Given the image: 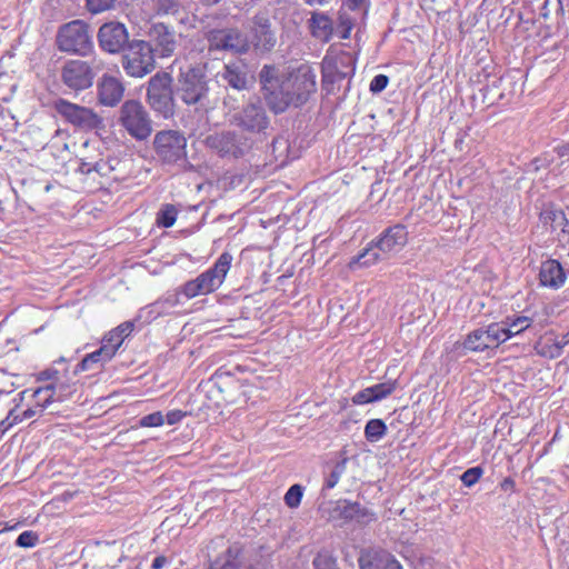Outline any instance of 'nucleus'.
<instances>
[{
	"instance_id": "72a5a7b5",
	"label": "nucleus",
	"mask_w": 569,
	"mask_h": 569,
	"mask_svg": "<svg viewBox=\"0 0 569 569\" xmlns=\"http://www.w3.org/2000/svg\"><path fill=\"white\" fill-rule=\"evenodd\" d=\"M540 219L551 231H557L560 222L565 220V213L558 209H545L540 213Z\"/></svg>"
},
{
	"instance_id": "20e7f679",
	"label": "nucleus",
	"mask_w": 569,
	"mask_h": 569,
	"mask_svg": "<svg viewBox=\"0 0 569 569\" xmlns=\"http://www.w3.org/2000/svg\"><path fill=\"white\" fill-rule=\"evenodd\" d=\"M56 44L61 52L88 56L93 48L89 26L82 20H72L60 26L56 36Z\"/></svg>"
},
{
	"instance_id": "f8f14e48",
	"label": "nucleus",
	"mask_w": 569,
	"mask_h": 569,
	"mask_svg": "<svg viewBox=\"0 0 569 569\" xmlns=\"http://www.w3.org/2000/svg\"><path fill=\"white\" fill-rule=\"evenodd\" d=\"M53 108L64 121L81 130H97L103 127V119L92 109L58 99Z\"/></svg>"
},
{
	"instance_id": "7ed1b4c3",
	"label": "nucleus",
	"mask_w": 569,
	"mask_h": 569,
	"mask_svg": "<svg viewBox=\"0 0 569 569\" xmlns=\"http://www.w3.org/2000/svg\"><path fill=\"white\" fill-rule=\"evenodd\" d=\"M254 139L243 132L221 130L208 134L203 144L220 158L239 159L252 149Z\"/></svg>"
},
{
	"instance_id": "79ce46f5",
	"label": "nucleus",
	"mask_w": 569,
	"mask_h": 569,
	"mask_svg": "<svg viewBox=\"0 0 569 569\" xmlns=\"http://www.w3.org/2000/svg\"><path fill=\"white\" fill-rule=\"evenodd\" d=\"M114 167L111 164L110 159L99 158L98 162H94V166L91 168V173H97L100 177H108Z\"/></svg>"
},
{
	"instance_id": "49530a36",
	"label": "nucleus",
	"mask_w": 569,
	"mask_h": 569,
	"mask_svg": "<svg viewBox=\"0 0 569 569\" xmlns=\"http://www.w3.org/2000/svg\"><path fill=\"white\" fill-rule=\"evenodd\" d=\"M123 342V338H121L117 332L110 331L103 339L102 346L112 350V357L116 355L117 350Z\"/></svg>"
},
{
	"instance_id": "c85d7f7f",
	"label": "nucleus",
	"mask_w": 569,
	"mask_h": 569,
	"mask_svg": "<svg viewBox=\"0 0 569 569\" xmlns=\"http://www.w3.org/2000/svg\"><path fill=\"white\" fill-rule=\"evenodd\" d=\"M112 358V350L101 346L98 350L87 355L77 366L74 372L92 369L93 365L103 363Z\"/></svg>"
},
{
	"instance_id": "ea45409f",
	"label": "nucleus",
	"mask_w": 569,
	"mask_h": 569,
	"mask_svg": "<svg viewBox=\"0 0 569 569\" xmlns=\"http://www.w3.org/2000/svg\"><path fill=\"white\" fill-rule=\"evenodd\" d=\"M370 389L372 391V396H376L375 400L378 401L391 395V392L395 390V383L381 382L370 387Z\"/></svg>"
},
{
	"instance_id": "a878e982",
	"label": "nucleus",
	"mask_w": 569,
	"mask_h": 569,
	"mask_svg": "<svg viewBox=\"0 0 569 569\" xmlns=\"http://www.w3.org/2000/svg\"><path fill=\"white\" fill-rule=\"evenodd\" d=\"M208 569H243L241 548L237 545L230 546Z\"/></svg>"
},
{
	"instance_id": "7c9ffc66",
	"label": "nucleus",
	"mask_w": 569,
	"mask_h": 569,
	"mask_svg": "<svg viewBox=\"0 0 569 569\" xmlns=\"http://www.w3.org/2000/svg\"><path fill=\"white\" fill-rule=\"evenodd\" d=\"M157 13L159 16H172L181 23L184 22L187 16L178 0H157Z\"/></svg>"
},
{
	"instance_id": "9b49d317",
	"label": "nucleus",
	"mask_w": 569,
	"mask_h": 569,
	"mask_svg": "<svg viewBox=\"0 0 569 569\" xmlns=\"http://www.w3.org/2000/svg\"><path fill=\"white\" fill-rule=\"evenodd\" d=\"M209 51H228L237 54L250 50L248 34L238 28L211 29L204 33Z\"/></svg>"
},
{
	"instance_id": "3c124183",
	"label": "nucleus",
	"mask_w": 569,
	"mask_h": 569,
	"mask_svg": "<svg viewBox=\"0 0 569 569\" xmlns=\"http://www.w3.org/2000/svg\"><path fill=\"white\" fill-rule=\"evenodd\" d=\"M186 416H187L186 411L174 409V410L169 411L164 416V421H167L168 425L172 426V425L180 422Z\"/></svg>"
},
{
	"instance_id": "f704fd0d",
	"label": "nucleus",
	"mask_w": 569,
	"mask_h": 569,
	"mask_svg": "<svg viewBox=\"0 0 569 569\" xmlns=\"http://www.w3.org/2000/svg\"><path fill=\"white\" fill-rule=\"evenodd\" d=\"M178 210L173 204H164L158 212L157 222L159 226L170 228L177 220Z\"/></svg>"
},
{
	"instance_id": "4d7b16f0",
	"label": "nucleus",
	"mask_w": 569,
	"mask_h": 569,
	"mask_svg": "<svg viewBox=\"0 0 569 569\" xmlns=\"http://www.w3.org/2000/svg\"><path fill=\"white\" fill-rule=\"evenodd\" d=\"M500 487L502 490H511L515 487V481L511 478H505L502 482L500 483Z\"/></svg>"
},
{
	"instance_id": "69168bd1",
	"label": "nucleus",
	"mask_w": 569,
	"mask_h": 569,
	"mask_svg": "<svg viewBox=\"0 0 569 569\" xmlns=\"http://www.w3.org/2000/svg\"><path fill=\"white\" fill-rule=\"evenodd\" d=\"M42 375H46V378H48V379L51 378V376L47 372H43Z\"/></svg>"
},
{
	"instance_id": "c9c22d12",
	"label": "nucleus",
	"mask_w": 569,
	"mask_h": 569,
	"mask_svg": "<svg viewBox=\"0 0 569 569\" xmlns=\"http://www.w3.org/2000/svg\"><path fill=\"white\" fill-rule=\"evenodd\" d=\"M312 563L316 569H339L337 559L327 550L318 552Z\"/></svg>"
},
{
	"instance_id": "aec40b11",
	"label": "nucleus",
	"mask_w": 569,
	"mask_h": 569,
	"mask_svg": "<svg viewBox=\"0 0 569 569\" xmlns=\"http://www.w3.org/2000/svg\"><path fill=\"white\" fill-rule=\"evenodd\" d=\"M408 232L403 224H395L383 231L376 244L386 259L399 252L407 243Z\"/></svg>"
},
{
	"instance_id": "4c0bfd02",
	"label": "nucleus",
	"mask_w": 569,
	"mask_h": 569,
	"mask_svg": "<svg viewBox=\"0 0 569 569\" xmlns=\"http://www.w3.org/2000/svg\"><path fill=\"white\" fill-rule=\"evenodd\" d=\"M302 498V487L300 485H293L289 488L284 495V502L290 508H297Z\"/></svg>"
},
{
	"instance_id": "a19ab883",
	"label": "nucleus",
	"mask_w": 569,
	"mask_h": 569,
	"mask_svg": "<svg viewBox=\"0 0 569 569\" xmlns=\"http://www.w3.org/2000/svg\"><path fill=\"white\" fill-rule=\"evenodd\" d=\"M164 423V416L160 411H156L152 413H149L147 416H143L139 425L141 427L151 428V427H160Z\"/></svg>"
},
{
	"instance_id": "8fccbe9b",
	"label": "nucleus",
	"mask_w": 569,
	"mask_h": 569,
	"mask_svg": "<svg viewBox=\"0 0 569 569\" xmlns=\"http://www.w3.org/2000/svg\"><path fill=\"white\" fill-rule=\"evenodd\" d=\"M21 422V418L19 415L14 413V410H11L6 419L0 422V433H6L13 425Z\"/></svg>"
},
{
	"instance_id": "680f3d73",
	"label": "nucleus",
	"mask_w": 569,
	"mask_h": 569,
	"mask_svg": "<svg viewBox=\"0 0 569 569\" xmlns=\"http://www.w3.org/2000/svg\"><path fill=\"white\" fill-rule=\"evenodd\" d=\"M305 1L310 6H316V4L322 6V4L328 3L330 0H305Z\"/></svg>"
},
{
	"instance_id": "1a4fd4ad",
	"label": "nucleus",
	"mask_w": 569,
	"mask_h": 569,
	"mask_svg": "<svg viewBox=\"0 0 569 569\" xmlns=\"http://www.w3.org/2000/svg\"><path fill=\"white\" fill-rule=\"evenodd\" d=\"M120 124L137 140L147 139L152 132V121L140 101L127 100L120 108Z\"/></svg>"
},
{
	"instance_id": "5701e85b",
	"label": "nucleus",
	"mask_w": 569,
	"mask_h": 569,
	"mask_svg": "<svg viewBox=\"0 0 569 569\" xmlns=\"http://www.w3.org/2000/svg\"><path fill=\"white\" fill-rule=\"evenodd\" d=\"M124 88L114 77L103 76L98 84V99L103 106H116L123 96Z\"/></svg>"
},
{
	"instance_id": "412c9836",
	"label": "nucleus",
	"mask_w": 569,
	"mask_h": 569,
	"mask_svg": "<svg viewBox=\"0 0 569 569\" xmlns=\"http://www.w3.org/2000/svg\"><path fill=\"white\" fill-rule=\"evenodd\" d=\"M360 569H402L400 562L383 549H365L358 558Z\"/></svg>"
},
{
	"instance_id": "9d476101",
	"label": "nucleus",
	"mask_w": 569,
	"mask_h": 569,
	"mask_svg": "<svg viewBox=\"0 0 569 569\" xmlns=\"http://www.w3.org/2000/svg\"><path fill=\"white\" fill-rule=\"evenodd\" d=\"M147 98L151 108L168 118L173 114L174 100L172 77L168 72H157L148 82Z\"/></svg>"
},
{
	"instance_id": "09e8293b",
	"label": "nucleus",
	"mask_w": 569,
	"mask_h": 569,
	"mask_svg": "<svg viewBox=\"0 0 569 569\" xmlns=\"http://www.w3.org/2000/svg\"><path fill=\"white\" fill-rule=\"evenodd\" d=\"M375 397L376 396H372V391H371V389L369 387V388H366V389L357 392L353 396L352 401L356 405H366V403H370V402L376 401Z\"/></svg>"
},
{
	"instance_id": "37998d69",
	"label": "nucleus",
	"mask_w": 569,
	"mask_h": 569,
	"mask_svg": "<svg viewBox=\"0 0 569 569\" xmlns=\"http://www.w3.org/2000/svg\"><path fill=\"white\" fill-rule=\"evenodd\" d=\"M39 537L36 532L28 530L19 535L16 540V545L22 548H31L37 545Z\"/></svg>"
},
{
	"instance_id": "bf43d9fd",
	"label": "nucleus",
	"mask_w": 569,
	"mask_h": 569,
	"mask_svg": "<svg viewBox=\"0 0 569 569\" xmlns=\"http://www.w3.org/2000/svg\"><path fill=\"white\" fill-rule=\"evenodd\" d=\"M557 152H558V154H559V156H561V157H563V156L568 154V153H569V142H568V143H566V144H563V146H559V147L557 148Z\"/></svg>"
},
{
	"instance_id": "052dcab7",
	"label": "nucleus",
	"mask_w": 569,
	"mask_h": 569,
	"mask_svg": "<svg viewBox=\"0 0 569 569\" xmlns=\"http://www.w3.org/2000/svg\"><path fill=\"white\" fill-rule=\"evenodd\" d=\"M36 415V410L34 409H27L23 411L22 416H20L21 418V421L24 420V419H30L32 418L33 416Z\"/></svg>"
},
{
	"instance_id": "b1692460",
	"label": "nucleus",
	"mask_w": 569,
	"mask_h": 569,
	"mask_svg": "<svg viewBox=\"0 0 569 569\" xmlns=\"http://www.w3.org/2000/svg\"><path fill=\"white\" fill-rule=\"evenodd\" d=\"M74 391V385L59 382L36 389L33 391V397L39 398L42 393H47V397L42 402L38 403L42 409H44L53 401H64Z\"/></svg>"
},
{
	"instance_id": "6e6d98bb",
	"label": "nucleus",
	"mask_w": 569,
	"mask_h": 569,
	"mask_svg": "<svg viewBox=\"0 0 569 569\" xmlns=\"http://www.w3.org/2000/svg\"><path fill=\"white\" fill-rule=\"evenodd\" d=\"M168 559L164 556H158L152 562V569H161L166 566Z\"/></svg>"
},
{
	"instance_id": "a211bd4d",
	"label": "nucleus",
	"mask_w": 569,
	"mask_h": 569,
	"mask_svg": "<svg viewBox=\"0 0 569 569\" xmlns=\"http://www.w3.org/2000/svg\"><path fill=\"white\" fill-rule=\"evenodd\" d=\"M330 517L333 520H341L349 522L356 520L359 523L366 525L376 520L375 515L359 502H352L347 499L338 500L330 511Z\"/></svg>"
},
{
	"instance_id": "c756f323",
	"label": "nucleus",
	"mask_w": 569,
	"mask_h": 569,
	"mask_svg": "<svg viewBox=\"0 0 569 569\" xmlns=\"http://www.w3.org/2000/svg\"><path fill=\"white\" fill-rule=\"evenodd\" d=\"M387 260L382 252L379 250L378 246L371 243L368 248H366L361 253H359L356 258L350 262V267L352 268L356 264L361 267H370L379 261Z\"/></svg>"
},
{
	"instance_id": "c03bdc74",
	"label": "nucleus",
	"mask_w": 569,
	"mask_h": 569,
	"mask_svg": "<svg viewBox=\"0 0 569 569\" xmlns=\"http://www.w3.org/2000/svg\"><path fill=\"white\" fill-rule=\"evenodd\" d=\"M345 471V461L338 462L329 476L326 478L325 487L327 489H332L340 480L341 475Z\"/></svg>"
},
{
	"instance_id": "f257e3e1",
	"label": "nucleus",
	"mask_w": 569,
	"mask_h": 569,
	"mask_svg": "<svg viewBox=\"0 0 569 569\" xmlns=\"http://www.w3.org/2000/svg\"><path fill=\"white\" fill-rule=\"evenodd\" d=\"M259 77L263 97L276 113L286 111L290 106H302L316 91V76L309 67L280 76L276 67L264 66Z\"/></svg>"
},
{
	"instance_id": "393cba45",
	"label": "nucleus",
	"mask_w": 569,
	"mask_h": 569,
	"mask_svg": "<svg viewBox=\"0 0 569 569\" xmlns=\"http://www.w3.org/2000/svg\"><path fill=\"white\" fill-rule=\"evenodd\" d=\"M218 76L236 90H246L248 88V71L247 67L242 63L232 62L224 64Z\"/></svg>"
},
{
	"instance_id": "6e6552de",
	"label": "nucleus",
	"mask_w": 569,
	"mask_h": 569,
	"mask_svg": "<svg viewBox=\"0 0 569 569\" xmlns=\"http://www.w3.org/2000/svg\"><path fill=\"white\" fill-rule=\"evenodd\" d=\"M158 159L166 164L182 167L187 162V139L177 130H164L153 140Z\"/></svg>"
},
{
	"instance_id": "f3484780",
	"label": "nucleus",
	"mask_w": 569,
	"mask_h": 569,
	"mask_svg": "<svg viewBox=\"0 0 569 569\" xmlns=\"http://www.w3.org/2000/svg\"><path fill=\"white\" fill-rule=\"evenodd\" d=\"M99 47L108 53L120 52L129 42V33L123 23H103L97 34Z\"/></svg>"
},
{
	"instance_id": "bb28decb",
	"label": "nucleus",
	"mask_w": 569,
	"mask_h": 569,
	"mask_svg": "<svg viewBox=\"0 0 569 569\" xmlns=\"http://www.w3.org/2000/svg\"><path fill=\"white\" fill-rule=\"evenodd\" d=\"M310 29L315 38L327 42L332 36V20L323 12H313L310 18Z\"/></svg>"
},
{
	"instance_id": "e2e57ef3",
	"label": "nucleus",
	"mask_w": 569,
	"mask_h": 569,
	"mask_svg": "<svg viewBox=\"0 0 569 569\" xmlns=\"http://www.w3.org/2000/svg\"><path fill=\"white\" fill-rule=\"evenodd\" d=\"M568 342H569V333H568V335H566V336H563V337L561 338V340H559V341L557 342V347L562 348V347H563V346H566Z\"/></svg>"
},
{
	"instance_id": "0eeeda50",
	"label": "nucleus",
	"mask_w": 569,
	"mask_h": 569,
	"mask_svg": "<svg viewBox=\"0 0 569 569\" xmlns=\"http://www.w3.org/2000/svg\"><path fill=\"white\" fill-rule=\"evenodd\" d=\"M152 44L144 40L128 43L122 56V67L128 76L142 78L156 68Z\"/></svg>"
},
{
	"instance_id": "473e14b6",
	"label": "nucleus",
	"mask_w": 569,
	"mask_h": 569,
	"mask_svg": "<svg viewBox=\"0 0 569 569\" xmlns=\"http://www.w3.org/2000/svg\"><path fill=\"white\" fill-rule=\"evenodd\" d=\"M387 432V426L381 419H371L365 427V437L369 442L379 441Z\"/></svg>"
},
{
	"instance_id": "0e129e2a",
	"label": "nucleus",
	"mask_w": 569,
	"mask_h": 569,
	"mask_svg": "<svg viewBox=\"0 0 569 569\" xmlns=\"http://www.w3.org/2000/svg\"><path fill=\"white\" fill-rule=\"evenodd\" d=\"M13 528H14V527H7V526H6V527H2V525L0 523V533H1V532H3V531H6V530H11V529H13Z\"/></svg>"
},
{
	"instance_id": "39448f33",
	"label": "nucleus",
	"mask_w": 569,
	"mask_h": 569,
	"mask_svg": "<svg viewBox=\"0 0 569 569\" xmlns=\"http://www.w3.org/2000/svg\"><path fill=\"white\" fill-rule=\"evenodd\" d=\"M209 87L206 67L189 66L181 69L177 79V94L186 104H197L208 94Z\"/></svg>"
},
{
	"instance_id": "4be33fe9",
	"label": "nucleus",
	"mask_w": 569,
	"mask_h": 569,
	"mask_svg": "<svg viewBox=\"0 0 569 569\" xmlns=\"http://www.w3.org/2000/svg\"><path fill=\"white\" fill-rule=\"evenodd\" d=\"M567 274L558 260L548 259L541 263L539 270L541 286L557 290L565 284Z\"/></svg>"
},
{
	"instance_id": "603ef678",
	"label": "nucleus",
	"mask_w": 569,
	"mask_h": 569,
	"mask_svg": "<svg viewBox=\"0 0 569 569\" xmlns=\"http://www.w3.org/2000/svg\"><path fill=\"white\" fill-rule=\"evenodd\" d=\"M132 330L133 323L131 321H126L111 331L117 332L124 340L132 332Z\"/></svg>"
},
{
	"instance_id": "6ab92c4d",
	"label": "nucleus",
	"mask_w": 569,
	"mask_h": 569,
	"mask_svg": "<svg viewBox=\"0 0 569 569\" xmlns=\"http://www.w3.org/2000/svg\"><path fill=\"white\" fill-rule=\"evenodd\" d=\"M149 34L153 42L152 49L154 57L169 58L174 53L178 47L177 37L174 31L167 24L162 22L154 23Z\"/></svg>"
},
{
	"instance_id": "13d9d810",
	"label": "nucleus",
	"mask_w": 569,
	"mask_h": 569,
	"mask_svg": "<svg viewBox=\"0 0 569 569\" xmlns=\"http://www.w3.org/2000/svg\"><path fill=\"white\" fill-rule=\"evenodd\" d=\"M558 230H560L561 233L569 234V221L566 217L565 220L560 222Z\"/></svg>"
},
{
	"instance_id": "ddd939ff",
	"label": "nucleus",
	"mask_w": 569,
	"mask_h": 569,
	"mask_svg": "<svg viewBox=\"0 0 569 569\" xmlns=\"http://www.w3.org/2000/svg\"><path fill=\"white\" fill-rule=\"evenodd\" d=\"M508 340L502 325L490 323L486 328H478L469 332L462 342L463 349L471 352H482L487 349L497 348Z\"/></svg>"
},
{
	"instance_id": "2f4dec72",
	"label": "nucleus",
	"mask_w": 569,
	"mask_h": 569,
	"mask_svg": "<svg viewBox=\"0 0 569 569\" xmlns=\"http://www.w3.org/2000/svg\"><path fill=\"white\" fill-rule=\"evenodd\" d=\"M531 323L532 319L526 316H519L515 319L507 318L505 321L500 322L506 335H508V339L523 332Z\"/></svg>"
},
{
	"instance_id": "de8ad7c7",
	"label": "nucleus",
	"mask_w": 569,
	"mask_h": 569,
	"mask_svg": "<svg viewBox=\"0 0 569 569\" xmlns=\"http://www.w3.org/2000/svg\"><path fill=\"white\" fill-rule=\"evenodd\" d=\"M389 78L386 74H377L370 82V91L379 93L388 86Z\"/></svg>"
},
{
	"instance_id": "864d4df0",
	"label": "nucleus",
	"mask_w": 569,
	"mask_h": 569,
	"mask_svg": "<svg viewBox=\"0 0 569 569\" xmlns=\"http://www.w3.org/2000/svg\"><path fill=\"white\" fill-rule=\"evenodd\" d=\"M339 21H340V24L345 28V33H343L342 38L347 39L349 37V32L352 28V21L345 13L339 14Z\"/></svg>"
},
{
	"instance_id": "58836bf2",
	"label": "nucleus",
	"mask_w": 569,
	"mask_h": 569,
	"mask_svg": "<svg viewBox=\"0 0 569 569\" xmlns=\"http://www.w3.org/2000/svg\"><path fill=\"white\" fill-rule=\"evenodd\" d=\"M482 473H483V470L481 467H472V468L467 469L461 475L460 479L466 487H471L479 481Z\"/></svg>"
},
{
	"instance_id": "a18cd8bd",
	"label": "nucleus",
	"mask_w": 569,
	"mask_h": 569,
	"mask_svg": "<svg viewBox=\"0 0 569 569\" xmlns=\"http://www.w3.org/2000/svg\"><path fill=\"white\" fill-rule=\"evenodd\" d=\"M116 0H87V8L91 13H100L112 8Z\"/></svg>"
},
{
	"instance_id": "2eb2a0df",
	"label": "nucleus",
	"mask_w": 569,
	"mask_h": 569,
	"mask_svg": "<svg viewBox=\"0 0 569 569\" xmlns=\"http://www.w3.org/2000/svg\"><path fill=\"white\" fill-rule=\"evenodd\" d=\"M321 71L325 86L338 83L353 74V58L349 52L327 54L322 60Z\"/></svg>"
},
{
	"instance_id": "423d86ee",
	"label": "nucleus",
	"mask_w": 569,
	"mask_h": 569,
	"mask_svg": "<svg viewBox=\"0 0 569 569\" xmlns=\"http://www.w3.org/2000/svg\"><path fill=\"white\" fill-rule=\"evenodd\" d=\"M231 126L242 130L243 133L250 136L266 134L270 124V119L264 107L259 102H250L234 112L226 113Z\"/></svg>"
},
{
	"instance_id": "e433bc0d",
	"label": "nucleus",
	"mask_w": 569,
	"mask_h": 569,
	"mask_svg": "<svg viewBox=\"0 0 569 569\" xmlns=\"http://www.w3.org/2000/svg\"><path fill=\"white\" fill-rule=\"evenodd\" d=\"M101 158V153L98 151L88 152L80 158V164L78 171L82 174H91V168L94 166V162L99 161Z\"/></svg>"
},
{
	"instance_id": "dca6fc26",
	"label": "nucleus",
	"mask_w": 569,
	"mask_h": 569,
	"mask_svg": "<svg viewBox=\"0 0 569 569\" xmlns=\"http://www.w3.org/2000/svg\"><path fill=\"white\" fill-rule=\"evenodd\" d=\"M94 72L89 62L68 60L61 68V81L73 91H82L93 83Z\"/></svg>"
},
{
	"instance_id": "5fc2aeb1",
	"label": "nucleus",
	"mask_w": 569,
	"mask_h": 569,
	"mask_svg": "<svg viewBox=\"0 0 569 569\" xmlns=\"http://www.w3.org/2000/svg\"><path fill=\"white\" fill-rule=\"evenodd\" d=\"M367 0H343V7L348 8L351 11L360 10Z\"/></svg>"
},
{
	"instance_id": "cd10ccee",
	"label": "nucleus",
	"mask_w": 569,
	"mask_h": 569,
	"mask_svg": "<svg viewBox=\"0 0 569 569\" xmlns=\"http://www.w3.org/2000/svg\"><path fill=\"white\" fill-rule=\"evenodd\" d=\"M270 551L264 547L251 550L246 557L241 555L243 569H267L270 563Z\"/></svg>"
},
{
	"instance_id": "f03ea898",
	"label": "nucleus",
	"mask_w": 569,
	"mask_h": 569,
	"mask_svg": "<svg viewBox=\"0 0 569 569\" xmlns=\"http://www.w3.org/2000/svg\"><path fill=\"white\" fill-rule=\"evenodd\" d=\"M233 257L230 252H222L214 264L200 273L197 278L187 281L181 292L188 298L209 295L221 287L228 274Z\"/></svg>"
},
{
	"instance_id": "4468645a",
	"label": "nucleus",
	"mask_w": 569,
	"mask_h": 569,
	"mask_svg": "<svg viewBox=\"0 0 569 569\" xmlns=\"http://www.w3.org/2000/svg\"><path fill=\"white\" fill-rule=\"evenodd\" d=\"M250 48L257 52H270L277 44V33L264 13L254 14L248 23Z\"/></svg>"
}]
</instances>
